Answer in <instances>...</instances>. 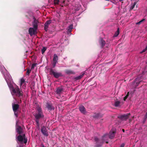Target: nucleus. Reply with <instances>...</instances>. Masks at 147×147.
I'll return each instance as SVG.
<instances>
[{"mask_svg": "<svg viewBox=\"0 0 147 147\" xmlns=\"http://www.w3.org/2000/svg\"><path fill=\"white\" fill-rule=\"evenodd\" d=\"M4 77L12 95L19 97H22L23 95V92L22 88L25 89L26 88V83L24 80L22 78L20 80V89L18 86L16 84L11 83V77L8 73L7 72L6 74H4Z\"/></svg>", "mask_w": 147, "mask_h": 147, "instance_id": "nucleus-1", "label": "nucleus"}, {"mask_svg": "<svg viewBox=\"0 0 147 147\" xmlns=\"http://www.w3.org/2000/svg\"><path fill=\"white\" fill-rule=\"evenodd\" d=\"M34 21L32 23L33 27L30 28L28 30L30 36H32L36 33L38 21L34 17H33Z\"/></svg>", "mask_w": 147, "mask_h": 147, "instance_id": "nucleus-2", "label": "nucleus"}, {"mask_svg": "<svg viewBox=\"0 0 147 147\" xmlns=\"http://www.w3.org/2000/svg\"><path fill=\"white\" fill-rule=\"evenodd\" d=\"M35 117L36 118V121L37 125H38L39 120L38 119L41 118L43 117L44 116L42 111L40 107L37 108V113L35 115Z\"/></svg>", "mask_w": 147, "mask_h": 147, "instance_id": "nucleus-3", "label": "nucleus"}, {"mask_svg": "<svg viewBox=\"0 0 147 147\" xmlns=\"http://www.w3.org/2000/svg\"><path fill=\"white\" fill-rule=\"evenodd\" d=\"M109 138V135L107 134H106L102 136L101 140H99L97 138H95V140L97 142H101L102 143L105 142L106 143H108V139Z\"/></svg>", "mask_w": 147, "mask_h": 147, "instance_id": "nucleus-4", "label": "nucleus"}, {"mask_svg": "<svg viewBox=\"0 0 147 147\" xmlns=\"http://www.w3.org/2000/svg\"><path fill=\"white\" fill-rule=\"evenodd\" d=\"M16 140L17 142L18 143V142H23L24 143L26 144L27 142V139L25 138V136L24 134H23L22 135H20L16 138Z\"/></svg>", "mask_w": 147, "mask_h": 147, "instance_id": "nucleus-5", "label": "nucleus"}, {"mask_svg": "<svg viewBox=\"0 0 147 147\" xmlns=\"http://www.w3.org/2000/svg\"><path fill=\"white\" fill-rule=\"evenodd\" d=\"M50 73L51 74H53L54 77L56 78H58L62 76L61 73L55 72L52 69H51L50 71Z\"/></svg>", "mask_w": 147, "mask_h": 147, "instance_id": "nucleus-6", "label": "nucleus"}, {"mask_svg": "<svg viewBox=\"0 0 147 147\" xmlns=\"http://www.w3.org/2000/svg\"><path fill=\"white\" fill-rule=\"evenodd\" d=\"M116 129L115 128H113L110 131L109 136V138L111 139L113 138L115 136V134L116 133Z\"/></svg>", "mask_w": 147, "mask_h": 147, "instance_id": "nucleus-7", "label": "nucleus"}, {"mask_svg": "<svg viewBox=\"0 0 147 147\" xmlns=\"http://www.w3.org/2000/svg\"><path fill=\"white\" fill-rule=\"evenodd\" d=\"M19 105L18 104H12V108L13 111L14 112V115L16 117L18 116V113L16 111L19 107Z\"/></svg>", "mask_w": 147, "mask_h": 147, "instance_id": "nucleus-8", "label": "nucleus"}, {"mask_svg": "<svg viewBox=\"0 0 147 147\" xmlns=\"http://www.w3.org/2000/svg\"><path fill=\"white\" fill-rule=\"evenodd\" d=\"M41 131L42 134L45 136H48V134L47 132L46 128L45 126H43L41 127Z\"/></svg>", "mask_w": 147, "mask_h": 147, "instance_id": "nucleus-9", "label": "nucleus"}, {"mask_svg": "<svg viewBox=\"0 0 147 147\" xmlns=\"http://www.w3.org/2000/svg\"><path fill=\"white\" fill-rule=\"evenodd\" d=\"M16 131L17 133H18V134H20L22 133V128L21 127L19 126H18L17 125V123H16Z\"/></svg>", "mask_w": 147, "mask_h": 147, "instance_id": "nucleus-10", "label": "nucleus"}, {"mask_svg": "<svg viewBox=\"0 0 147 147\" xmlns=\"http://www.w3.org/2000/svg\"><path fill=\"white\" fill-rule=\"evenodd\" d=\"M51 20H49L47 21L45 23L44 25V28L45 29L46 31H47L49 26L51 24Z\"/></svg>", "mask_w": 147, "mask_h": 147, "instance_id": "nucleus-11", "label": "nucleus"}, {"mask_svg": "<svg viewBox=\"0 0 147 147\" xmlns=\"http://www.w3.org/2000/svg\"><path fill=\"white\" fill-rule=\"evenodd\" d=\"M129 115V114H124L120 115L119 116V117L123 120H125L128 118Z\"/></svg>", "mask_w": 147, "mask_h": 147, "instance_id": "nucleus-12", "label": "nucleus"}, {"mask_svg": "<svg viewBox=\"0 0 147 147\" xmlns=\"http://www.w3.org/2000/svg\"><path fill=\"white\" fill-rule=\"evenodd\" d=\"M63 88L62 87L57 88L56 89V92L57 94H60L63 91Z\"/></svg>", "mask_w": 147, "mask_h": 147, "instance_id": "nucleus-13", "label": "nucleus"}, {"mask_svg": "<svg viewBox=\"0 0 147 147\" xmlns=\"http://www.w3.org/2000/svg\"><path fill=\"white\" fill-rule=\"evenodd\" d=\"M79 109L80 111L82 113L85 114L86 112L85 108L84 106H81L79 107Z\"/></svg>", "mask_w": 147, "mask_h": 147, "instance_id": "nucleus-14", "label": "nucleus"}, {"mask_svg": "<svg viewBox=\"0 0 147 147\" xmlns=\"http://www.w3.org/2000/svg\"><path fill=\"white\" fill-rule=\"evenodd\" d=\"M47 107L48 109L50 111L52 110H54L55 108L53 106L47 103Z\"/></svg>", "mask_w": 147, "mask_h": 147, "instance_id": "nucleus-15", "label": "nucleus"}, {"mask_svg": "<svg viewBox=\"0 0 147 147\" xmlns=\"http://www.w3.org/2000/svg\"><path fill=\"white\" fill-rule=\"evenodd\" d=\"M99 42L102 47L105 44V41L102 38H100V39Z\"/></svg>", "mask_w": 147, "mask_h": 147, "instance_id": "nucleus-16", "label": "nucleus"}, {"mask_svg": "<svg viewBox=\"0 0 147 147\" xmlns=\"http://www.w3.org/2000/svg\"><path fill=\"white\" fill-rule=\"evenodd\" d=\"M73 28V25L72 24L70 25L67 28V32H71L72 29Z\"/></svg>", "mask_w": 147, "mask_h": 147, "instance_id": "nucleus-17", "label": "nucleus"}, {"mask_svg": "<svg viewBox=\"0 0 147 147\" xmlns=\"http://www.w3.org/2000/svg\"><path fill=\"white\" fill-rule=\"evenodd\" d=\"M58 60V57L56 54H55L54 55L53 58V61L57 63Z\"/></svg>", "mask_w": 147, "mask_h": 147, "instance_id": "nucleus-18", "label": "nucleus"}, {"mask_svg": "<svg viewBox=\"0 0 147 147\" xmlns=\"http://www.w3.org/2000/svg\"><path fill=\"white\" fill-rule=\"evenodd\" d=\"M137 3L136 2H135L134 3L132 4V6L130 7V9L132 10L134 8L135 6L136 5V8L135 9H136L137 7V5H136V4Z\"/></svg>", "mask_w": 147, "mask_h": 147, "instance_id": "nucleus-19", "label": "nucleus"}, {"mask_svg": "<svg viewBox=\"0 0 147 147\" xmlns=\"http://www.w3.org/2000/svg\"><path fill=\"white\" fill-rule=\"evenodd\" d=\"M142 81H140L139 78H137L135 80V83H136L137 84V86H138V85Z\"/></svg>", "mask_w": 147, "mask_h": 147, "instance_id": "nucleus-20", "label": "nucleus"}, {"mask_svg": "<svg viewBox=\"0 0 147 147\" xmlns=\"http://www.w3.org/2000/svg\"><path fill=\"white\" fill-rule=\"evenodd\" d=\"M120 102L119 101H116L114 104V106L115 107H119L120 106Z\"/></svg>", "mask_w": 147, "mask_h": 147, "instance_id": "nucleus-21", "label": "nucleus"}, {"mask_svg": "<svg viewBox=\"0 0 147 147\" xmlns=\"http://www.w3.org/2000/svg\"><path fill=\"white\" fill-rule=\"evenodd\" d=\"M119 33V28H118L116 32L115 33L113 36L114 37H116L118 36Z\"/></svg>", "mask_w": 147, "mask_h": 147, "instance_id": "nucleus-22", "label": "nucleus"}, {"mask_svg": "<svg viewBox=\"0 0 147 147\" xmlns=\"http://www.w3.org/2000/svg\"><path fill=\"white\" fill-rule=\"evenodd\" d=\"M81 5H76L74 9L76 11H78L80 8Z\"/></svg>", "mask_w": 147, "mask_h": 147, "instance_id": "nucleus-23", "label": "nucleus"}, {"mask_svg": "<svg viewBox=\"0 0 147 147\" xmlns=\"http://www.w3.org/2000/svg\"><path fill=\"white\" fill-rule=\"evenodd\" d=\"M84 73H83V74H82V75H80V76H77L76 79V80H78V79H81V78H82L83 76H84Z\"/></svg>", "mask_w": 147, "mask_h": 147, "instance_id": "nucleus-24", "label": "nucleus"}, {"mask_svg": "<svg viewBox=\"0 0 147 147\" xmlns=\"http://www.w3.org/2000/svg\"><path fill=\"white\" fill-rule=\"evenodd\" d=\"M47 49V48L45 47H43L41 50V52L42 54H43Z\"/></svg>", "mask_w": 147, "mask_h": 147, "instance_id": "nucleus-25", "label": "nucleus"}, {"mask_svg": "<svg viewBox=\"0 0 147 147\" xmlns=\"http://www.w3.org/2000/svg\"><path fill=\"white\" fill-rule=\"evenodd\" d=\"M145 19H143L141 21H140L138 22H137L136 23V24L137 25H139L140 24L143 22L144 21Z\"/></svg>", "mask_w": 147, "mask_h": 147, "instance_id": "nucleus-26", "label": "nucleus"}, {"mask_svg": "<svg viewBox=\"0 0 147 147\" xmlns=\"http://www.w3.org/2000/svg\"><path fill=\"white\" fill-rule=\"evenodd\" d=\"M147 50V45L146 46L145 48L143 49L142 51L140 52V53H142L146 52Z\"/></svg>", "mask_w": 147, "mask_h": 147, "instance_id": "nucleus-27", "label": "nucleus"}, {"mask_svg": "<svg viewBox=\"0 0 147 147\" xmlns=\"http://www.w3.org/2000/svg\"><path fill=\"white\" fill-rule=\"evenodd\" d=\"M57 63V62L53 61V62L52 64L53 67V68H54L55 66L56 65Z\"/></svg>", "mask_w": 147, "mask_h": 147, "instance_id": "nucleus-28", "label": "nucleus"}, {"mask_svg": "<svg viewBox=\"0 0 147 147\" xmlns=\"http://www.w3.org/2000/svg\"><path fill=\"white\" fill-rule=\"evenodd\" d=\"M129 92H128L127 93V95L124 98L123 100L124 101H125L126 99L127 98V97L128 96V94H129Z\"/></svg>", "mask_w": 147, "mask_h": 147, "instance_id": "nucleus-29", "label": "nucleus"}, {"mask_svg": "<svg viewBox=\"0 0 147 147\" xmlns=\"http://www.w3.org/2000/svg\"><path fill=\"white\" fill-rule=\"evenodd\" d=\"M54 4H59L60 1H54Z\"/></svg>", "mask_w": 147, "mask_h": 147, "instance_id": "nucleus-30", "label": "nucleus"}, {"mask_svg": "<svg viewBox=\"0 0 147 147\" xmlns=\"http://www.w3.org/2000/svg\"><path fill=\"white\" fill-rule=\"evenodd\" d=\"M36 65V64H33L32 65V66H31V69H32L34 68V67Z\"/></svg>", "mask_w": 147, "mask_h": 147, "instance_id": "nucleus-31", "label": "nucleus"}, {"mask_svg": "<svg viewBox=\"0 0 147 147\" xmlns=\"http://www.w3.org/2000/svg\"><path fill=\"white\" fill-rule=\"evenodd\" d=\"M31 71V70H28L27 71L26 74L28 75L29 74Z\"/></svg>", "mask_w": 147, "mask_h": 147, "instance_id": "nucleus-32", "label": "nucleus"}, {"mask_svg": "<svg viewBox=\"0 0 147 147\" xmlns=\"http://www.w3.org/2000/svg\"><path fill=\"white\" fill-rule=\"evenodd\" d=\"M66 73L67 74H69L71 73V71L69 70H67L66 71Z\"/></svg>", "mask_w": 147, "mask_h": 147, "instance_id": "nucleus-33", "label": "nucleus"}, {"mask_svg": "<svg viewBox=\"0 0 147 147\" xmlns=\"http://www.w3.org/2000/svg\"><path fill=\"white\" fill-rule=\"evenodd\" d=\"M125 146V144L124 143L122 144L121 145L120 147H124Z\"/></svg>", "mask_w": 147, "mask_h": 147, "instance_id": "nucleus-34", "label": "nucleus"}, {"mask_svg": "<svg viewBox=\"0 0 147 147\" xmlns=\"http://www.w3.org/2000/svg\"><path fill=\"white\" fill-rule=\"evenodd\" d=\"M111 1L112 3H114L115 4V1Z\"/></svg>", "mask_w": 147, "mask_h": 147, "instance_id": "nucleus-35", "label": "nucleus"}, {"mask_svg": "<svg viewBox=\"0 0 147 147\" xmlns=\"http://www.w3.org/2000/svg\"><path fill=\"white\" fill-rule=\"evenodd\" d=\"M145 117L146 118L147 117V112L146 113V115H145Z\"/></svg>", "mask_w": 147, "mask_h": 147, "instance_id": "nucleus-36", "label": "nucleus"}, {"mask_svg": "<svg viewBox=\"0 0 147 147\" xmlns=\"http://www.w3.org/2000/svg\"><path fill=\"white\" fill-rule=\"evenodd\" d=\"M122 130L124 132V131H125L124 130V129H122Z\"/></svg>", "mask_w": 147, "mask_h": 147, "instance_id": "nucleus-37", "label": "nucleus"}, {"mask_svg": "<svg viewBox=\"0 0 147 147\" xmlns=\"http://www.w3.org/2000/svg\"><path fill=\"white\" fill-rule=\"evenodd\" d=\"M42 147H45L44 145H42Z\"/></svg>", "mask_w": 147, "mask_h": 147, "instance_id": "nucleus-38", "label": "nucleus"}]
</instances>
